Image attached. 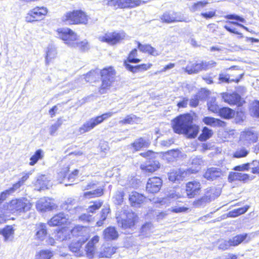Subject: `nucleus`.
Returning a JSON list of instances; mask_svg holds the SVG:
<instances>
[{"mask_svg":"<svg viewBox=\"0 0 259 259\" xmlns=\"http://www.w3.org/2000/svg\"><path fill=\"white\" fill-rule=\"evenodd\" d=\"M103 190L101 189H97L93 191H89L84 193L83 196L85 198H90L95 197H99L102 195Z\"/></svg>","mask_w":259,"mask_h":259,"instance_id":"obj_54","label":"nucleus"},{"mask_svg":"<svg viewBox=\"0 0 259 259\" xmlns=\"http://www.w3.org/2000/svg\"><path fill=\"white\" fill-rule=\"evenodd\" d=\"M31 207V203L27 199H14L8 204L7 210L12 213L20 214L29 211Z\"/></svg>","mask_w":259,"mask_h":259,"instance_id":"obj_1","label":"nucleus"},{"mask_svg":"<svg viewBox=\"0 0 259 259\" xmlns=\"http://www.w3.org/2000/svg\"><path fill=\"white\" fill-rule=\"evenodd\" d=\"M218 112L221 117L227 119L232 118L234 115V111L228 107L219 109Z\"/></svg>","mask_w":259,"mask_h":259,"instance_id":"obj_41","label":"nucleus"},{"mask_svg":"<svg viewBox=\"0 0 259 259\" xmlns=\"http://www.w3.org/2000/svg\"><path fill=\"white\" fill-rule=\"evenodd\" d=\"M178 155L179 153L177 151L170 150L163 153L162 154V158L167 160L168 162H171L173 161Z\"/></svg>","mask_w":259,"mask_h":259,"instance_id":"obj_46","label":"nucleus"},{"mask_svg":"<svg viewBox=\"0 0 259 259\" xmlns=\"http://www.w3.org/2000/svg\"><path fill=\"white\" fill-rule=\"evenodd\" d=\"M186 175V172L181 169L173 170L168 174V178L170 181L179 182L183 180Z\"/></svg>","mask_w":259,"mask_h":259,"instance_id":"obj_29","label":"nucleus"},{"mask_svg":"<svg viewBox=\"0 0 259 259\" xmlns=\"http://www.w3.org/2000/svg\"><path fill=\"white\" fill-rule=\"evenodd\" d=\"M34 232V237L35 240L40 241H44L48 234L47 225L42 223L36 224L35 226Z\"/></svg>","mask_w":259,"mask_h":259,"instance_id":"obj_17","label":"nucleus"},{"mask_svg":"<svg viewBox=\"0 0 259 259\" xmlns=\"http://www.w3.org/2000/svg\"><path fill=\"white\" fill-rule=\"evenodd\" d=\"M99 237L95 236L87 243L85 247V254L89 258H93L96 250V244L98 243Z\"/></svg>","mask_w":259,"mask_h":259,"instance_id":"obj_21","label":"nucleus"},{"mask_svg":"<svg viewBox=\"0 0 259 259\" xmlns=\"http://www.w3.org/2000/svg\"><path fill=\"white\" fill-rule=\"evenodd\" d=\"M160 19L163 23H166L186 21L183 15L177 12H166L161 15Z\"/></svg>","mask_w":259,"mask_h":259,"instance_id":"obj_9","label":"nucleus"},{"mask_svg":"<svg viewBox=\"0 0 259 259\" xmlns=\"http://www.w3.org/2000/svg\"><path fill=\"white\" fill-rule=\"evenodd\" d=\"M88 19V16L81 10L67 12L62 17V20L69 24H85Z\"/></svg>","mask_w":259,"mask_h":259,"instance_id":"obj_2","label":"nucleus"},{"mask_svg":"<svg viewBox=\"0 0 259 259\" xmlns=\"http://www.w3.org/2000/svg\"><path fill=\"white\" fill-rule=\"evenodd\" d=\"M42 151L41 150H37L34 154L31 157L29 165L32 166L34 165L39 159H41L42 158Z\"/></svg>","mask_w":259,"mask_h":259,"instance_id":"obj_56","label":"nucleus"},{"mask_svg":"<svg viewBox=\"0 0 259 259\" xmlns=\"http://www.w3.org/2000/svg\"><path fill=\"white\" fill-rule=\"evenodd\" d=\"M224 176V172L218 167H212L207 168L203 175L204 178L213 181Z\"/></svg>","mask_w":259,"mask_h":259,"instance_id":"obj_12","label":"nucleus"},{"mask_svg":"<svg viewBox=\"0 0 259 259\" xmlns=\"http://www.w3.org/2000/svg\"><path fill=\"white\" fill-rule=\"evenodd\" d=\"M258 136L256 132L252 128H247L241 132L240 142L243 145L249 146L251 144L257 141Z\"/></svg>","mask_w":259,"mask_h":259,"instance_id":"obj_7","label":"nucleus"},{"mask_svg":"<svg viewBox=\"0 0 259 259\" xmlns=\"http://www.w3.org/2000/svg\"><path fill=\"white\" fill-rule=\"evenodd\" d=\"M250 177L246 174L241 172H234L229 175V179L231 180L246 181L250 179Z\"/></svg>","mask_w":259,"mask_h":259,"instance_id":"obj_42","label":"nucleus"},{"mask_svg":"<svg viewBox=\"0 0 259 259\" xmlns=\"http://www.w3.org/2000/svg\"><path fill=\"white\" fill-rule=\"evenodd\" d=\"M145 197L137 192H132L129 195V200L133 206L139 207L145 201Z\"/></svg>","mask_w":259,"mask_h":259,"instance_id":"obj_22","label":"nucleus"},{"mask_svg":"<svg viewBox=\"0 0 259 259\" xmlns=\"http://www.w3.org/2000/svg\"><path fill=\"white\" fill-rule=\"evenodd\" d=\"M222 95L224 101L231 105H236L240 106L244 102L241 96L236 93H224Z\"/></svg>","mask_w":259,"mask_h":259,"instance_id":"obj_10","label":"nucleus"},{"mask_svg":"<svg viewBox=\"0 0 259 259\" xmlns=\"http://www.w3.org/2000/svg\"><path fill=\"white\" fill-rule=\"evenodd\" d=\"M121 8H134L141 4H146L147 1L141 0H120Z\"/></svg>","mask_w":259,"mask_h":259,"instance_id":"obj_32","label":"nucleus"},{"mask_svg":"<svg viewBox=\"0 0 259 259\" xmlns=\"http://www.w3.org/2000/svg\"><path fill=\"white\" fill-rule=\"evenodd\" d=\"M53 253L49 250H41L35 255V259H50L53 256Z\"/></svg>","mask_w":259,"mask_h":259,"instance_id":"obj_45","label":"nucleus"},{"mask_svg":"<svg viewBox=\"0 0 259 259\" xmlns=\"http://www.w3.org/2000/svg\"><path fill=\"white\" fill-rule=\"evenodd\" d=\"M105 73L101 72V79L102 84L99 89V92L101 94H105L107 91L110 89L112 83L114 82L115 77H113L111 75L109 78H107L106 74L107 72L105 71Z\"/></svg>","mask_w":259,"mask_h":259,"instance_id":"obj_16","label":"nucleus"},{"mask_svg":"<svg viewBox=\"0 0 259 259\" xmlns=\"http://www.w3.org/2000/svg\"><path fill=\"white\" fill-rule=\"evenodd\" d=\"M138 48L140 51L143 53H147L152 56H158L160 53L153 47L150 45H142L139 42H138Z\"/></svg>","mask_w":259,"mask_h":259,"instance_id":"obj_33","label":"nucleus"},{"mask_svg":"<svg viewBox=\"0 0 259 259\" xmlns=\"http://www.w3.org/2000/svg\"><path fill=\"white\" fill-rule=\"evenodd\" d=\"M104 237L106 240H114L117 238L118 234L114 227H108L103 232Z\"/></svg>","mask_w":259,"mask_h":259,"instance_id":"obj_35","label":"nucleus"},{"mask_svg":"<svg viewBox=\"0 0 259 259\" xmlns=\"http://www.w3.org/2000/svg\"><path fill=\"white\" fill-rule=\"evenodd\" d=\"M57 54L56 48L52 45L49 46L47 48L45 56L46 63L47 65H48L53 59L56 57Z\"/></svg>","mask_w":259,"mask_h":259,"instance_id":"obj_36","label":"nucleus"},{"mask_svg":"<svg viewBox=\"0 0 259 259\" xmlns=\"http://www.w3.org/2000/svg\"><path fill=\"white\" fill-rule=\"evenodd\" d=\"M138 118L134 115L131 114L126 116L125 118L119 121V123L122 124H133L138 121Z\"/></svg>","mask_w":259,"mask_h":259,"instance_id":"obj_53","label":"nucleus"},{"mask_svg":"<svg viewBox=\"0 0 259 259\" xmlns=\"http://www.w3.org/2000/svg\"><path fill=\"white\" fill-rule=\"evenodd\" d=\"M75 45L73 46V47L78 48L82 51H85L89 48L88 42L86 40L79 42L77 39V40L75 41Z\"/></svg>","mask_w":259,"mask_h":259,"instance_id":"obj_61","label":"nucleus"},{"mask_svg":"<svg viewBox=\"0 0 259 259\" xmlns=\"http://www.w3.org/2000/svg\"><path fill=\"white\" fill-rule=\"evenodd\" d=\"M251 238L247 233L237 235L229 239L230 246H237L240 244L241 243H248L249 242Z\"/></svg>","mask_w":259,"mask_h":259,"instance_id":"obj_19","label":"nucleus"},{"mask_svg":"<svg viewBox=\"0 0 259 259\" xmlns=\"http://www.w3.org/2000/svg\"><path fill=\"white\" fill-rule=\"evenodd\" d=\"M250 168L251 172L254 174H259V161L253 160L250 163Z\"/></svg>","mask_w":259,"mask_h":259,"instance_id":"obj_64","label":"nucleus"},{"mask_svg":"<svg viewBox=\"0 0 259 259\" xmlns=\"http://www.w3.org/2000/svg\"><path fill=\"white\" fill-rule=\"evenodd\" d=\"M249 208L248 206H245L243 207H241L238 209H234L232 211H230L228 213V216L230 217H237L238 215L243 214L246 212Z\"/></svg>","mask_w":259,"mask_h":259,"instance_id":"obj_49","label":"nucleus"},{"mask_svg":"<svg viewBox=\"0 0 259 259\" xmlns=\"http://www.w3.org/2000/svg\"><path fill=\"white\" fill-rule=\"evenodd\" d=\"M125 37V34L123 32H110L105 34L104 35L99 37V39L102 42H106L110 45H114Z\"/></svg>","mask_w":259,"mask_h":259,"instance_id":"obj_8","label":"nucleus"},{"mask_svg":"<svg viewBox=\"0 0 259 259\" xmlns=\"http://www.w3.org/2000/svg\"><path fill=\"white\" fill-rule=\"evenodd\" d=\"M218 248L223 250H225L229 249L231 246L229 240L221 239L218 241Z\"/></svg>","mask_w":259,"mask_h":259,"instance_id":"obj_60","label":"nucleus"},{"mask_svg":"<svg viewBox=\"0 0 259 259\" xmlns=\"http://www.w3.org/2000/svg\"><path fill=\"white\" fill-rule=\"evenodd\" d=\"M48 13V9L44 7H36L31 10L25 17V21L27 22L42 20Z\"/></svg>","mask_w":259,"mask_h":259,"instance_id":"obj_6","label":"nucleus"},{"mask_svg":"<svg viewBox=\"0 0 259 259\" xmlns=\"http://www.w3.org/2000/svg\"><path fill=\"white\" fill-rule=\"evenodd\" d=\"M202 70H206L215 66L217 63L213 60L200 61Z\"/></svg>","mask_w":259,"mask_h":259,"instance_id":"obj_59","label":"nucleus"},{"mask_svg":"<svg viewBox=\"0 0 259 259\" xmlns=\"http://www.w3.org/2000/svg\"><path fill=\"white\" fill-rule=\"evenodd\" d=\"M150 142L148 140L143 138H140L136 140L134 143L131 144V147L135 151H139L142 148L148 147L150 145Z\"/></svg>","mask_w":259,"mask_h":259,"instance_id":"obj_27","label":"nucleus"},{"mask_svg":"<svg viewBox=\"0 0 259 259\" xmlns=\"http://www.w3.org/2000/svg\"><path fill=\"white\" fill-rule=\"evenodd\" d=\"M0 234L3 236L5 242L12 241L14 238V230L11 226H7L0 230Z\"/></svg>","mask_w":259,"mask_h":259,"instance_id":"obj_26","label":"nucleus"},{"mask_svg":"<svg viewBox=\"0 0 259 259\" xmlns=\"http://www.w3.org/2000/svg\"><path fill=\"white\" fill-rule=\"evenodd\" d=\"M77 206L76 201L72 198H68L61 205L62 209L70 211V213H73L75 211Z\"/></svg>","mask_w":259,"mask_h":259,"instance_id":"obj_30","label":"nucleus"},{"mask_svg":"<svg viewBox=\"0 0 259 259\" xmlns=\"http://www.w3.org/2000/svg\"><path fill=\"white\" fill-rule=\"evenodd\" d=\"M153 229V225L151 223H146L142 226L141 233L142 235L148 236L150 234Z\"/></svg>","mask_w":259,"mask_h":259,"instance_id":"obj_51","label":"nucleus"},{"mask_svg":"<svg viewBox=\"0 0 259 259\" xmlns=\"http://www.w3.org/2000/svg\"><path fill=\"white\" fill-rule=\"evenodd\" d=\"M63 123V120L61 118L57 119V121L53 124L49 128V133L51 136H55L58 128Z\"/></svg>","mask_w":259,"mask_h":259,"instance_id":"obj_48","label":"nucleus"},{"mask_svg":"<svg viewBox=\"0 0 259 259\" xmlns=\"http://www.w3.org/2000/svg\"><path fill=\"white\" fill-rule=\"evenodd\" d=\"M183 69L189 74H196L202 71L201 62L189 64Z\"/></svg>","mask_w":259,"mask_h":259,"instance_id":"obj_34","label":"nucleus"},{"mask_svg":"<svg viewBox=\"0 0 259 259\" xmlns=\"http://www.w3.org/2000/svg\"><path fill=\"white\" fill-rule=\"evenodd\" d=\"M205 195L193 202V205L196 207L204 206L207 203L211 202Z\"/></svg>","mask_w":259,"mask_h":259,"instance_id":"obj_50","label":"nucleus"},{"mask_svg":"<svg viewBox=\"0 0 259 259\" xmlns=\"http://www.w3.org/2000/svg\"><path fill=\"white\" fill-rule=\"evenodd\" d=\"M203 122L206 125L212 127H224L225 122L220 119L210 117H205L203 118Z\"/></svg>","mask_w":259,"mask_h":259,"instance_id":"obj_28","label":"nucleus"},{"mask_svg":"<svg viewBox=\"0 0 259 259\" xmlns=\"http://www.w3.org/2000/svg\"><path fill=\"white\" fill-rule=\"evenodd\" d=\"M249 153V151L245 148H241L237 149L235 152L233 154V157L239 158L246 157Z\"/></svg>","mask_w":259,"mask_h":259,"instance_id":"obj_57","label":"nucleus"},{"mask_svg":"<svg viewBox=\"0 0 259 259\" xmlns=\"http://www.w3.org/2000/svg\"><path fill=\"white\" fill-rule=\"evenodd\" d=\"M124 65L125 66L126 69H127L129 71L132 72L133 73H137L140 71H145L148 70L151 67L152 64L150 63L142 64L141 65L134 66L128 64L125 61L124 62Z\"/></svg>","mask_w":259,"mask_h":259,"instance_id":"obj_25","label":"nucleus"},{"mask_svg":"<svg viewBox=\"0 0 259 259\" xmlns=\"http://www.w3.org/2000/svg\"><path fill=\"white\" fill-rule=\"evenodd\" d=\"M58 37L64 40L65 44L71 47L75 45L77 35L72 30L69 28H62L58 29Z\"/></svg>","mask_w":259,"mask_h":259,"instance_id":"obj_5","label":"nucleus"},{"mask_svg":"<svg viewBox=\"0 0 259 259\" xmlns=\"http://www.w3.org/2000/svg\"><path fill=\"white\" fill-rule=\"evenodd\" d=\"M162 184V181L159 177L149 178L146 185V191L149 193H156L160 190Z\"/></svg>","mask_w":259,"mask_h":259,"instance_id":"obj_11","label":"nucleus"},{"mask_svg":"<svg viewBox=\"0 0 259 259\" xmlns=\"http://www.w3.org/2000/svg\"><path fill=\"white\" fill-rule=\"evenodd\" d=\"M85 242H82L81 240H77L72 242L69 245L70 251L74 253L76 256H82L84 254V251L81 249V246Z\"/></svg>","mask_w":259,"mask_h":259,"instance_id":"obj_24","label":"nucleus"},{"mask_svg":"<svg viewBox=\"0 0 259 259\" xmlns=\"http://www.w3.org/2000/svg\"><path fill=\"white\" fill-rule=\"evenodd\" d=\"M136 215L134 213H128L126 219L120 220L117 218L118 226L123 229H132L134 227Z\"/></svg>","mask_w":259,"mask_h":259,"instance_id":"obj_15","label":"nucleus"},{"mask_svg":"<svg viewBox=\"0 0 259 259\" xmlns=\"http://www.w3.org/2000/svg\"><path fill=\"white\" fill-rule=\"evenodd\" d=\"M193 118L189 114L180 115L172 121V128L175 133L182 134L186 131L189 124L192 123Z\"/></svg>","mask_w":259,"mask_h":259,"instance_id":"obj_4","label":"nucleus"},{"mask_svg":"<svg viewBox=\"0 0 259 259\" xmlns=\"http://www.w3.org/2000/svg\"><path fill=\"white\" fill-rule=\"evenodd\" d=\"M70 230L67 229H63L59 230L57 234V238L60 241L66 240L69 237Z\"/></svg>","mask_w":259,"mask_h":259,"instance_id":"obj_55","label":"nucleus"},{"mask_svg":"<svg viewBox=\"0 0 259 259\" xmlns=\"http://www.w3.org/2000/svg\"><path fill=\"white\" fill-rule=\"evenodd\" d=\"M113 114L112 112H109L103 114L100 116L91 118L79 127L78 130L79 134H82L90 131L96 126L102 123L104 120L112 116Z\"/></svg>","mask_w":259,"mask_h":259,"instance_id":"obj_3","label":"nucleus"},{"mask_svg":"<svg viewBox=\"0 0 259 259\" xmlns=\"http://www.w3.org/2000/svg\"><path fill=\"white\" fill-rule=\"evenodd\" d=\"M201 184L199 182L194 181L188 182L186 185V192L189 198H193L199 194Z\"/></svg>","mask_w":259,"mask_h":259,"instance_id":"obj_13","label":"nucleus"},{"mask_svg":"<svg viewBox=\"0 0 259 259\" xmlns=\"http://www.w3.org/2000/svg\"><path fill=\"white\" fill-rule=\"evenodd\" d=\"M250 111L253 116L259 117V101H255L252 103Z\"/></svg>","mask_w":259,"mask_h":259,"instance_id":"obj_63","label":"nucleus"},{"mask_svg":"<svg viewBox=\"0 0 259 259\" xmlns=\"http://www.w3.org/2000/svg\"><path fill=\"white\" fill-rule=\"evenodd\" d=\"M198 131V126L191 123L188 126V128H186V131L184 132L182 134L186 135L189 138H193L197 135Z\"/></svg>","mask_w":259,"mask_h":259,"instance_id":"obj_37","label":"nucleus"},{"mask_svg":"<svg viewBox=\"0 0 259 259\" xmlns=\"http://www.w3.org/2000/svg\"><path fill=\"white\" fill-rule=\"evenodd\" d=\"M137 50L136 49L133 50L130 53L127 58V61L132 63H138L141 61V60L136 58L137 56Z\"/></svg>","mask_w":259,"mask_h":259,"instance_id":"obj_58","label":"nucleus"},{"mask_svg":"<svg viewBox=\"0 0 259 259\" xmlns=\"http://www.w3.org/2000/svg\"><path fill=\"white\" fill-rule=\"evenodd\" d=\"M36 207L37 210L43 211L55 208V205L50 198L44 197L37 201Z\"/></svg>","mask_w":259,"mask_h":259,"instance_id":"obj_18","label":"nucleus"},{"mask_svg":"<svg viewBox=\"0 0 259 259\" xmlns=\"http://www.w3.org/2000/svg\"><path fill=\"white\" fill-rule=\"evenodd\" d=\"M141 167L147 172H153L160 167V163L158 161H153L145 166L141 165Z\"/></svg>","mask_w":259,"mask_h":259,"instance_id":"obj_40","label":"nucleus"},{"mask_svg":"<svg viewBox=\"0 0 259 259\" xmlns=\"http://www.w3.org/2000/svg\"><path fill=\"white\" fill-rule=\"evenodd\" d=\"M208 4L207 1H199L194 3L189 7V10L192 13L200 11Z\"/></svg>","mask_w":259,"mask_h":259,"instance_id":"obj_43","label":"nucleus"},{"mask_svg":"<svg viewBox=\"0 0 259 259\" xmlns=\"http://www.w3.org/2000/svg\"><path fill=\"white\" fill-rule=\"evenodd\" d=\"M68 218L64 213L60 212L54 215L49 222L48 224L51 226L62 225L67 222Z\"/></svg>","mask_w":259,"mask_h":259,"instance_id":"obj_23","label":"nucleus"},{"mask_svg":"<svg viewBox=\"0 0 259 259\" xmlns=\"http://www.w3.org/2000/svg\"><path fill=\"white\" fill-rule=\"evenodd\" d=\"M213 132L211 130L207 127H204L202 130V134L200 135L199 139L204 141L210 138L212 135Z\"/></svg>","mask_w":259,"mask_h":259,"instance_id":"obj_52","label":"nucleus"},{"mask_svg":"<svg viewBox=\"0 0 259 259\" xmlns=\"http://www.w3.org/2000/svg\"><path fill=\"white\" fill-rule=\"evenodd\" d=\"M205 194L211 201L220 195L221 190L215 187H211L207 189Z\"/></svg>","mask_w":259,"mask_h":259,"instance_id":"obj_38","label":"nucleus"},{"mask_svg":"<svg viewBox=\"0 0 259 259\" xmlns=\"http://www.w3.org/2000/svg\"><path fill=\"white\" fill-rule=\"evenodd\" d=\"M35 185L36 187L38 188V190L46 188L48 189L49 185V181L45 176H41L38 178Z\"/></svg>","mask_w":259,"mask_h":259,"instance_id":"obj_39","label":"nucleus"},{"mask_svg":"<svg viewBox=\"0 0 259 259\" xmlns=\"http://www.w3.org/2000/svg\"><path fill=\"white\" fill-rule=\"evenodd\" d=\"M205 161L200 156H194L191 158V167L188 169L189 172L192 174L198 172L202 166L205 165Z\"/></svg>","mask_w":259,"mask_h":259,"instance_id":"obj_20","label":"nucleus"},{"mask_svg":"<svg viewBox=\"0 0 259 259\" xmlns=\"http://www.w3.org/2000/svg\"><path fill=\"white\" fill-rule=\"evenodd\" d=\"M116 248L113 246L108 245L104 246V248L99 252L97 253L99 257H110L116 252Z\"/></svg>","mask_w":259,"mask_h":259,"instance_id":"obj_31","label":"nucleus"},{"mask_svg":"<svg viewBox=\"0 0 259 259\" xmlns=\"http://www.w3.org/2000/svg\"><path fill=\"white\" fill-rule=\"evenodd\" d=\"M242 76V75L240 74L238 77L235 78H230L228 74L222 73L219 75V80L222 82H229L230 81L238 82Z\"/></svg>","mask_w":259,"mask_h":259,"instance_id":"obj_47","label":"nucleus"},{"mask_svg":"<svg viewBox=\"0 0 259 259\" xmlns=\"http://www.w3.org/2000/svg\"><path fill=\"white\" fill-rule=\"evenodd\" d=\"M70 232L73 236L80 237L78 240H81L82 242H85L88 239L89 230L87 227L77 226Z\"/></svg>","mask_w":259,"mask_h":259,"instance_id":"obj_14","label":"nucleus"},{"mask_svg":"<svg viewBox=\"0 0 259 259\" xmlns=\"http://www.w3.org/2000/svg\"><path fill=\"white\" fill-rule=\"evenodd\" d=\"M214 97H210L209 98L207 102L208 109L214 113L218 112L219 110V106L215 102Z\"/></svg>","mask_w":259,"mask_h":259,"instance_id":"obj_44","label":"nucleus"},{"mask_svg":"<svg viewBox=\"0 0 259 259\" xmlns=\"http://www.w3.org/2000/svg\"><path fill=\"white\" fill-rule=\"evenodd\" d=\"M109 212V208H106L102 209L100 219L97 222V225L98 226H101L103 224V222L106 220L107 214Z\"/></svg>","mask_w":259,"mask_h":259,"instance_id":"obj_62","label":"nucleus"}]
</instances>
